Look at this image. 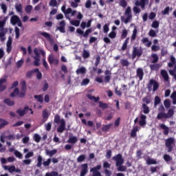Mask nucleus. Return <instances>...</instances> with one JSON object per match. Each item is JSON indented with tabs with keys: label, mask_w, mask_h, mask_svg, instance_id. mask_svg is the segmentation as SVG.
Segmentation results:
<instances>
[{
	"label": "nucleus",
	"mask_w": 176,
	"mask_h": 176,
	"mask_svg": "<svg viewBox=\"0 0 176 176\" xmlns=\"http://www.w3.org/2000/svg\"><path fill=\"white\" fill-rule=\"evenodd\" d=\"M113 161H115V166L117 167V171L119 172H125L126 166H123L122 164H124V159L122 158V155L117 154L115 156H113Z\"/></svg>",
	"instance_id": "1"
},
{
	"label": "nucleus",
	"mask_w": 176,
	"mask_h": 176,
	"mask_svg": "<svg viewBox=\"0 0 176 176\" xmlns=\"http://www.w3.org/2000/svg\"><path fill=\"white\" fill-rule=\"evenodd\" d=\"M50 163L58 164V158H48L47 159V161L43 162V157H41V155L37 156V168H41V166H42L44 167H47L48 166H50Z\"/></svg>",
	"instance_id": "2"
},
{
	"label": "nucleus",
	"mask_w": 176,
	"mask_h": 176,
	"mask_svg": "<svg viewBox=\"0 0 176 176\" xmlns=\"http://www.w3.org/2000/svg\"><path fill=\"white\" fill-rule=\"evenodd\" d=\"M54 122L56 123V124H60V125L57 128L58 133H63V131L65 130V124H66L65 120L61 119V118L60 117V115L58 114L55 115Z\"/></svg>",
	"instance_id": "3"
},
{
	"label": "nucleus",
	"mask_w": 176,
	"mask_h": 176,
	"mask_svg": "<svg viewBox=\"0 0 176 176\" xmlns=\"http://www.w3.org/2000/svg\"><path fill=\"white\" fill-rule=\"evenodd\" d=\"M34 54H35V56L34 57V65L35 67H39V61H41V54L43 56V57H45V56H46V53L42 50H38L37 48H34Z\"/></svg>",
	"instance_id": "4"
},
{
	"label": "nucleus",
	"mask_w": 176,
	"mask_h": 176,
	"mask_svg": "<svg viewBox=\"0 0 176 176\" xmlns=\"http://www.w3.org/2000/svg\"><path fill=\"white\" fill-rule=\"evenodd\" d=\"M146 2H149V0H137L135 1V6L133 7V13H135V14H138V13H141V9H140V8L137 7V6H141L142 9H145V3H146Z\"/></svg>",
	"instance_id": "5"
},
{
	"label": "nucleus",
	"mask_w": 176,
	"mask_h": 176,
	"mask_svg": "<svg viewBox=\"0 0 176 176\" xmlns=\"http://www.w3.org/2000/svg\"><path fill=\"white\" fill-rule=\"evenodd\" d=\"M124 16H126V18L124 19V16H121V21L124 23V24H129L130 21H131V19H133V14H131V7L128 6L124 12Z\"/></svg>",
	"instance_id": "6"
},
{
	"label": "nucleus",
	"mask_w": 176,
	"mask_h": 176,
	"mask_svg": "<svg viewBox=\"0 0 176 176\" xmlns=\"http://www.w3.org/2000/svg\"><path fill=\"white\" fill-rule=\"evenodd\" d=\"M61 10L64 13L67 20H71V17H74L77 12V11L75 10H72V8H68L67 10H65V5H63L61 7ZM69 14H71V17L69 16Z\"/></svg>",
	"instance_id": "7"
},
{
	"label": "nucleus",
	"mask_w": 176,
	"mask_h": 176,
	"mask_svg": "<svg viewBox=\"0 0 176 176\" xmlns=\"http://www.w3.org/2000/svg\"><path fill=\"white\" fill-rule=\"evenodd\" d=\"M146 87L148 91H151V90L154 92L157 91L159 89V82L154 79H151L147 84Z\"/></svg>",
	"instance_id": "8"
},
{
	"label": "nucleus",
	"mask_w": 176,
	"mask_h": 176,
	"mask_svg": "<svg viewBox=\"0 0 176 176\" xmlns=\"http://www.w3.org/2000/svg\"><path fill=\"white\" fill-rule=\"evenodd\" d=\"M143 51L141 48L138 47H133L132 51V58L134 60L135 57H141L142 56Z\"/></svg>",
	"instance_id": "9"
},
{
	"label": "nucleus",
	"mask_w": 176,
	"mask_h": 176,
	"mask_svg": "<svg viewBox=\"0 0 176 176\" xmlns=\"http://www.w3.org/2000/svg\"><path fill=\"white\" fill-rule=\"evenodd\" d=\"M101 169V165H97L91 168H90V173H92V176H101L100 170Z\"/></svg>",
	"instance_id": "10"
},
{
	"label": "nucleus",
	"mask_w": 176,
	"mask_h": 176,
	"mask_svg": "<svg viewBox=\"0 0 176 176\" xmlns=\"http://www.w3.org/2000/svg\"><path fill=\"white\" fill-rule=\"evenodd\" d=\"M175 142V140H173V138H170L166 139V141H165V146H166V148H168V153L171 152V150L173 149V147H171V144H173V143Z\"/></svg>",
	"instance_id": "11"
},
{
	"label": "nucleus",
	"mask_w": 176,
	"mask_h": 176,
	"mask_svg": "<svg viewBox=\"0 0 176 176\" xmlns=\"http://www.w3.org/2000/svg\"><path fill=\"white\" fill-rule=\"evenodd\" d=\"M88 173V164H80V173L79 176H85Z\"/></svg>",
	"instance_id": "12"
},
{
	"label": "nucleus",
	"mask_w": 176,
	"mask_h": 176,
	"mask_svg": "<svg viewBox=\"0 0 176 176\" xmlns=\"http://www.w3.org/2000/svg\"><path fill=\"white\" fill-rule=\"evenodd\" d=\"M8 81L6 78H1L0 79V93H2V91H5L6 90V85H5V83Z\"/></svg>",
	"instance_id": "13"
},
{
	"label": "nucleus",
	"mask_w": 176,
	"mask_h": 176,
	"mask_svg": "<svg viewBox=\"0 0 176 176\" xmlns=\"http://www.w3.org/2000/svg\"><path fill=\"white\" fill-rule=\"evenodd\" d=\"M136 76L139 78L140 80H142V79H144V70L142 68L139 67L137 69Z\"/></svg>",
	"instance_id": "14"
},
{
	"label": "nucleus",
	"mask_w": 176,
	"mask_h": 176,
	"mask_svg": "<svg viewBox=\"0 0 176 176\" xmlns=\"http://www.w3.org/2000/svg\"><path fill=\"white\" fill-rule=\"evenodd\" d=\"M28 109H30V107L28 106H25L24 107V109H19L16 111V113H18L19 115V116H21V117L24 116V115H25V113H27Z\"/></svg>",
	"instance_id": "15"
},
{
	"label": "nucleus",
	"mask_w": 176,
	"mask_h": 176,
	"mask_svg": "<svg viewBox=\"0 0 176 176\" xmlns=\"http://www.w3.org/2000/svg\"><path fill=\"white\" fill-rule=\"evenodd\" d=\"M6 32H8L7 30H0V41L1 42H5L6 41V37L5 36L6 35Z\"/></svg>",
	"instance_id": "16"
},
{
	"label": "nucleus",
	"mask_w": 176,
	"mask_h": 176,
	"mask_svg": "<svg viewBox=\"0 0 176 176\" xmlns=\"http://www.w3.org/2000/svg\"><path fill=\"white\" fill-rule=\"evenodd\" d=\"M20 21V17L17 15H13L10 18V23L12 25H16L17 24V22Z\"/></svg>",
	"instance_id": "17"
},
{
	"label": "nucleus",
	"mask_w": 176,
	"mask_h": 176,
	"mask_svg": "<svg viewBox=\"0 0 176 176\" xmlns=\"http://www.w3.org/2000/svg\"><path fill=\"white\" fill-rule=\"evenodd\" d=\"M140 126H145L146 124V116L142 114L140 116V120L139 121Z\"/></svg>",
	"instance_id": "18"
},
{
	"label": "nucleus",
	"mask_w": 176,
	"mask_h": 176,
	"mask_svg": "<svg viewBox=\"0 0 176 176\" xmlns=\"http://www.w3.org/2000/svg\"><path fill=\"white\" fill-rule=\"evenodd\" d=\"M3 169H5V170L9 171V173H14V170H20V169H16L14 166H3Z\"/></svg>",
	"instance_id": "19"
},
{
	"label": "nucleus",
	"mask_w": 176,
	"mask_h": 176,
	"mask_svg": "<svg viewBox=\"0 0 176 176\" xmlns=\"http://www.w3.org/2000/svg\"><path fill=\"white\" fill-rule=\"evenodd\" d=\"M161 76H162L165 82H168L169 77L167 71H166L165 69L161 70Z\"/></svg>",
	"instance_id": "20"
},
{
	"label": "nucleus",
	"mask_w": 176,
	"mask_h": 176,
	"mask_svg": "<svg viewBox=\"0 0 176 176\" xmlns=\"http://www.w3.org/2000/svg\"><path fill=\"white\" fill-rule=\"evenodd\" d=\"M36 72H38V68H36V69H34L33 70L27 72L25 76H26V78L31 79V78H32V75H34V74H35Z\"/></svg>",
	"instance_id": "21"
},
{
	"label": "nucleus",
	"mask_w": 176,
	"mask_h": 176,
	"mask_svg": "<svg viewBox=\"0 0 176 176\" xmlns=\"http://www.w3.org/2000/svg\"><path fill=\"white\" fill-rule=\"evenodd\" d=\"M41 35L42 36H44V38L47 39V41H49L50 42H52V41H53V37H52V36H50V34H49V33H47L46 32H41Z\"/></svg>",
	"instance_id": "22"
},
{
	"label": "nucleus",
	"mask_w": 176,
	"mask_h": 176,
	"mask_svg": "<svg viewBox=\"0 0 176 176\" xmlns=\"http://www.w3.org/2000/svg\"><path fill=\"white\" fill-rule=\"evenodd\" d=\"M142 43L145 45L147 47H151V45H152V42L149 41V39L146 37H144L142 39Z\"/></svg>",
	"instance_id": "23"
},
{
	"label": "nucleus",
	"mask_w": 176,
	"mask_h": 176,
	"mask_svg": "<svg viewBox=\"0 0 176 176\" xmlns=\"http://www.w3.org/2000/svg\"><path fill=\"white\" fill-rule=\"evenodd\" d=\"M4 104H6L8 107H13L14 105V100H10V98H6L3 100Z\"/></svg>",
	"instance_id": "24"
},
{
	"label": "nucleus",
	"mask_w": 176,
	"mask_h": 176,
	"mask_svg": "<svg viewBox=\"0 0 176 176\" xmlns=\"http://www.w3.org/2000/svg\"><path fill=\"white\" fill-rule=\"evenodd\" d=\"M170 62L168 63V67H169V68H172V67H174V65L176 64L175 58L171 56L170 58Z\"/></svg>",
	"instance_id": "25"
},
{
	"label": "nucleus",
	"mask_w": 176,
	"mask_h": 176,
	"mask_svg": "<svg viewBox=\"0 0 176 176\" xmlns=\"http://www.w3.org/2000/svg\"><path fill=\"white\" fill-rule=\"evenodd\" d=\"M157 119H158V120H161V119H167V113L164 112L158 113Z\"/></svg>",
	"instance_id": "26"
},
{
	"label": "nucleus",
	"mask_w": 176,
	"mask_h": 176,
	"mask_svg": "<svg viewBox=\"0 0 176 176\" xmlns=\"http://www.w3.org/2000/svg\"><path fill=\"white\" fill-rule=\"evenodd\" d=\"M34 98H35V100H37V102H39L40 104H43V96H42V94L34 95Z\"/></svg>",
	"instance_id": "27"
},
{
	"label": "nucleus",
	"mask_w": 176,
	"mask_h": 176,
	"mask_svg": "<svg viewBox=\"0 0 176 176\" xmlns=\"http://www.w3.org/2000/svg\"><path fill=\"white\" fill-rule=\"evenodd\" d=\"M8 19L9 17L6 16L3 18V20L0 21V30H6L3 28L5 27V24H6V21H8Z\"/></svg>",
	"instance_id": "28"
},
{
	"label": "nucleus",
	"mask_w": 176,
	"mask_h": 176,
	"mask_svg": "<svg viewBox=\"0 0 176 176\" xmlns=\"http://www.w3.org/2000/svg\"><path fill=\"white\" fill-rule=\"evenodd\" d=\"M21 91L27 93V82L23 80L21 82Z\"/></svg>",
	"instance_id": "29"
},
{
	"label": "nucleus",
	"mask_w": 176,
	"mask_h": 176,
	"mask_svg": "<svg viewBox=\"0 0 176 176\" xmlns=\"http://www.w3.org/2000/svg\"><path fill=\"white\" fill-rule=\"evenodd\" d=\"M42 118H43L44 122H46L47 120V119H49V112H47V109H45L43 111Z\"/></svg>",
	"instance_id": "30"
},
{
	"label": "nucleus",
	"mask_w": 176,
	"mask_h": 176,
	"mask_svg": "<svg viewBox=\"0 0 176 176\" xmlns=\"http://www.w3.org/2000/svg\"><path fill=\"white\" fill-rule=\"evenodd\" d=\"M145 163H146L147 165H155L156 164V160L147 157V159L145 160Z\"/></svg>",
	"instance_id": "31"
},
{
	"label": "nucleus",
	"mask_w": 176,
	"mask_h": 176,
	"mask_svg": "<svg viewBox=\"0 0 176 176\" xmlns=\"http://www.w3.org/2000/svg\"><path fill=\"white\" fill-rule=\"evenodd\" d=\"M87 98H89V100H91L94 101V102H100V96H93L90 94L87 95Z\"/></svg>",
	"instance_id": "32"
},
{
	"label": "nucleus",
	"mask_w": 176,
	"mask_h": 176,
	"mask_svg": "<svg viewBox=\"0 0 176 176\" xmlns=\"http://www.w3.org/2000/svg\"><path fill=\"white\" fill-rule=\"evenodd\" d=\"M58 153V151L56 149H52V151H48L47 150V151H45V153H47V155H48V157H52V156H54V155H56V153Z\"/></svg>",
	"instance_id": "33"
},
{
	"label": "nucleus",
	"mask_w": 176,
	"mask_h": 176,
	"mask_svg": "<svg viewBox=\"0 0 176 176\" xmlns=\"http://www.w3.org/2000/svg\"><path fill=\"white\" fill-rule=\"evenodd\" d=\"M8 124H9V122L0 118V130L1 129H3V127H5V126H8Z\"/></svg>",
	"instance_id": "34"
},
{
	"label": "nucleus",
	"mask_w": 176,
	"mask_h": 176,
	"mask_svg": "<svg viewBox=\"0 0 176 176\" xmlns=\"http://www.w3.org/2000/svg\"><path fill=\"white\" fill-rule=\"evenodd\" d=\"M160 102H162V99L158 96H156L154 99V108H156Z\"/></svg>",
	"instance_id": "35"
},
{
	"label": "nucleus",
	"mask_w": 176,
	"mask_h": 176,
	"mask_svg": "<svg viewBox=\"0 0 176 176\" xmlns=\"http://www.w3.org/2000/svg\"><path fill=\"white\" fill-rule=\"evenodd\" d=\"M129 41H130V38H126V40L124 41L122 47H121V50H122V52H124V50H126V49H127V45L129 44Z\"/></svg>",
	"instance_id": "36"
},
{
	"label": "nucleus",
	"mask_w": 176,
	"mask_h": 176,
	"mask_svg": "<svg viewBox=\"0 0 176 176\" xmlns=\"http://www.w3.org/2000/svg\"><path fill=\"white\" fill-rule=\"evenodd\" d=\"M159 68H160V64L159 63L150 65V69L151 71H157Z\"/></svg>",
	"instance_id": "37"
},
{
	"label": "nucleus",
	"mask_w": 176,
	"mask_h": 176,
	"mask_svg": "<svg viewBox=\"0 0 176 176\" xmlns=\"http://www.w3.org/2000/svg\"><path fill=\"white\" fill-rule=\"evenodd\" d=\"M151 57L153 58L151 63L153 64H156V63H157L159 61V56H157V54H151Z\"/></svg>",
	"instance_id": "38"
},
{
	"label": "nucleus",
	"mask_w": 176,
	"mask_h": 176,
	"mask_svg": "<svg viewBox=\"0 0 176 176\" xmlns=\"http://www.w3.org/2000/svg\"><path fill=\"white\" fill-rule=\"evenodd\" d=\"M99 104V108H101V109H107V108L109 107V105L107 103H104L102 101L98 102Z\"/></svg>",
	"instance_id": "39"
},
{
	"label": "nucleus",
	"mask_w": 176,
	"mask_h": 176,
	"mask_svg": "<svg viewBox=\"0 0 176 176\" xmlns=\"http://www.w3.org/2000/svg\"><path fill=\"white\" fill-rule=\"evenodd\" d=\"M41 140H43V138H41V136L38 135L37 133H35L34 135H33V141H34L35 143L40 142Z\"/></svg>",
	"instance_id": "40"
},
{
	"label": "nucleus",
	"mask_w": 176,
	"mask_h": 176,
	"mask_svg": "<svg viewBox=\"0 0 176 176\" xmlns=\"http://www.w3.org/2000/svg\"><path fill=\"white\" fill-rule=\"evenodd\" d=\"M76 141H78V140H76V137L75 136L69 137V139H67V143L72 144H76Z\"/></svg>",
	"instance_id": "41"
},
{
	"label": "nucleus",
	"mask_w": 176,
	"mask_h": 176,
	"mask_svg": "<svg viewBox=\"0 0 176 176\" xmlns=\"http://www.w3.org/2000/svg\"><path fill=\"white\" fill-rule=\"evenodd\" d=\"M142 108H143V113H145V115H148V113H149L150 112L149 107H148V105L144 103L142 104Z\"/></svg>",
	"instance_id": "42"
},
{
	"label": "nucleus",
	"mask_w": 176,
	"mask_h": 176,
	"mask_svg": "<svg viewBox=\"0 0 176 176\" xmlns=\"http://www.w3.org/2000/svg\"><path fill=\"white\" fill-rule=\"evenodd\" d=\"M120 64L122 67H129L130 65V63L127 59H121Z\"/></svg>",
	"instance_id": "43"
},
{
	"label": "nucleus",
	"mask_w": 176,
	"mask_h": 176,
	"mask_svg": "<svg viewBox=\"0 0 176 176\" xmlns=\"http://www.w3.org/2000/svg\"><path fill=\"white\" fill-rule=\"evenodd\" d=\"M15 9L18 13H23V6H21L20 3L15 4Z\"/></svg>",
	"instance_id": "44"
},
{
	"label": "nucleus",
	"mask_w": 176,
	"mask_h": 176,
	"mask_svg": "<svg viewBox=\"0 0 176 176\" xmlns=\"http://www.w3.org/2000/svg\"><path fill=\"white\" fill-rule=\"evenodd\" d=\"M70 24L72 25H74V27H79V24H80V21L79 20H69Z\"/></svg>",
	"instance_id": "45"
},
{
	"label": "nucleus",
	"mask_w": 176,
	"mask_h": 176,
	"mask_svg": "<svg viewBox=\"0 0 176 176\" xmlns=\"http://www.w3.org/2000/svg\"><path fill=\"white\" fill-rule=\"evenodd\" d=\"M170 98L173 100V105H176V91H174L171 95Z\"/></svg>",
	"instance_id": "46"
},
{
	"label": "nucleus",
	"mask_w": 176,
	"mask_h": 176,
	"mask_svg": "<svg viewBox=\"0 0 176 176\" xmlns=\"http://www.w3.org/2000/svg\"><path fill=\"white\" fill-rule=\"evenodd\" d=\"M164 105L165 108H166V109H168V108H170V107H171V102H170L169 99H166L164 101Z\"/></svg>",
	"instance_id": "47"
},
{
	"label": "nucleus",
	"mask_w": 176,
	"mask_h": 176,
	"mask_svg": "<svg viewBox=\"0 0 176 176\" xmlns=\"http://www.w3.org/2000/svg\"><path fill=\"white\" fill-rule=\"evenodd\" d=\"M91 32H93L91 29H87L85 32H83L82 36L84 38H88L89 34H91Z\"/></svg>",
	"instance_id": "48"
},
{
	"label": "nucleus",
	"mask_w": 176,
	"mask_h": 176,
	"mask_svg": "<svg viewBox=\"0 0 176 176\" xmlns=\"http://www.w3.org/2000/svg\"><path fill=\"white\" fill-rule=\"evenodd\" d=\"M111 127H112V124H106L102 126V131H109Z\"/></svg>",
	"instance_id": "49"
},
{
	"label": "nucleus",
	"mask_w": 176,
	"mask_h": 176,
	"mask_svg": "<svg viewBox=\"0 0 176 176\" xmlns=\"http://www.w3.org/2000/svg\"><path fill=\"white\" fill-rule=\"evenodd\" d=\"M25 10L28 14H31V12L32 11V6L31 5L26 6Z\"/></svg>",
	"instance_id": "50"
},
{
	"label": "nucleus",
	"mask_w": 176,
	"mask_h": 176,
	"mask_svg": "<svg viewBox=\"0 0 176 176\" xmlns=\"http://www.w3.org/2000/svg\"><path fill=\"white\" fill-rule=\"evenodd\" d=\"M137 28H135L133 31L132 36L131 37V41H135V38H137Z\"/></svg>",
	"instance_id": "51"
},
{
	"label": "nucleus",
	"mask_w": 176,
	"mask_h": 176,
	"mask_svg": "<svg viewBox=\"0 0 176 176\" xmlns=\"http://www.w3.org/2000/svg\"><path fill=\"white\" fill-rule=\"evenodd\" d=\"M148 35L149 36H151V38H155V36H157L156 32L153 29H151L149 30Z\"/></svg>",
	"instance_id": "52"
},
{
	"label": "nucleus",
	"mask_w": 176,
	"mask_h": 176,
	"mask_svg": "<svg viewBox=\"0 0 176 176\" xmlns=\"http://www.w3.org/2000/svg\"><path fill=\"white\" fill-rule=\"evenodd\" d=\"M89 57H90V52L86 50H84L82 52V58H89Z\"/></svg>",
	"instance_id": "53"
},
{
	"label": "nucleus",
	"mask_w": 176,
	"mask_h": 176,
	"mask_svg": "<svg viewBox=\"0 0 176 176\" xmlns=\"http://www.w3.org/2000/svg\"><path fill=\"white\" fill-rule=\"evenodd\" d=\"M19 93H20L19 88H15L14 91L10 94V97H16V96H19Z\"/></svg>",
	"instance_id": "54"
},
{
	"label": "nucleus",
	"mask_w": 176,
	"mask_h": 176,
	"mask_svg": "<svg viewBox=\"0 0 176 176\" xmlns=\"http://www.w3.org/2000/svg\"><path fill=\"white\" fill-rule=\"evenodd\" d=\"M101 61V56L100 55H97L96 57V61H95V67H98L100 65V63Z\"/></svg>",
	"instance_id": "55"
},
{
	"label": "nucleus",
	"mask_w": 176,
	"mask_h": 176,
	"mask_svg": "<svg viewBox=\"0 0 176 176\" xmlns=\"http://www.w3.org/2000/svg\"><path fill=\"white\" fill-rule=\"evenodd\" d=\"M77 75H79V74H86V68L85 67H80L76 70Z\"/></svg>",
	"instance_id": "56"
},
{
	"label": "nucleus",
	"mask_w": 176,
	"mask_h": 176,
	"mask_svg": "<svg viewBox=\"0 0 176 176\" xmlns=\"http://www.w3.org/2000/svg\"><path fill=\"white\" fill-rule=\"evenodd\" d=\"M166 116H167V119H168L170 118H173V116H174V111L172 109H170L168 111Z\"/></svg>",
	"instance_id": "57"
},
{
	"label": "nucleus",
	"mask_w": 176,
	"mask_h": 176,
	"mask_svg": "<svg viewBox=\"0 0 176 176\" xmlns=\"http://www.w3.org/2000/svg\"><path fill=\"white\" fill-rule=\"evenodd\" d=\"M86 156L85 155H80L77 157V162L80 163L85 161Z\"/></svg>",
	"instance_id": "58"
},
{
	"label": "nucleus",
	"mask_w": 176,
	"mask_h": 176,
	"mask_svg": "<svg viewBox=\"0 0 176 176\" xmlns=\"http://www.w3.org/2000/svg\"><path fill=\"white\" fill-rule=\"evenodd\" d=\"M160 129H162V130H164V133H168V127L167 126H166V124H161L160 125Z\"/></svg>",
	"instance_id": "59"
},
{
	"label": "nucleus",
	"mask_w": 176,
	"mask_h": 176,
	"mask_svg": "<svg viewBox=\"0 0 176 176\" xmlns=\"http://www.w3.org/2000/svg\"><path fill=\"white\" fill-rule=\"evenodd\" d=\"M45 176H60V175H58V172L52 171L50 173H45Z\"/></svg>",
	"instance_id": "60"
},
{
	"label": "nucleus",
	"mask_w": 176,
	"mask_h": 176,
	"mask_svg": "<svg viewBox=\"0 0 176 176\" xmlns=\"http://www.w3.org/2000/svg\"><path fill=\"white\" fill-rule=\"evenodd\" d=\"M127 34H128L127 30H126V29L122 30V32L121 34V38L125 39V38H127Z\"/></svg>",
	"instance_id": "61"
},
{
	"label": "nucleus",
	"mask_w": 176,
	"mask_h": 176,
	"mask_svg": "<svg viewBox=\"0 0 176 176\" xmlns=\"http://www.w3.org/2000/svg\"><path fill=\"white\" fill-rule=\"evenodd\" d=\"M55 59L56 58H54V56L52 54L50 55L49 57H48V63H49V64L50 65H52L53 64V62L54 61Z\"/></svg>",
	"instance_id": "62"
},
{
	"label": "nucleus",
	"mask_w": 176,
	"mask_h": 176,
	"mask_svg": "<svg viewBox=\"0 0 176 176\" xmlns=\"http://www.w3.org/2000/svg\"><path fill=\"white\" fill-rule=\"evenodd\" d=\"M120 6L124 8H126L127 6V1H126V0H120Z\"/></svg>",
	"instance_id": "63"
},
{
	"label": "nucleus",
	"mask_w": 176,
	"mask_h": 176,
	"mask_svg": "<svg viewBox=\"0 0 176 176\" xmlns=\"http://www.w3.org/2000/svg\"><path fill=\"white\" fill-rule=\"evenodd\" d=\"M49 5L52 8H56L57 6V0H50Z\"/></svg>",
	"instance_id": "64"
}]
</instances>
